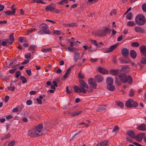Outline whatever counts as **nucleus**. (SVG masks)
Wrapping results in <instances>:
<instances>
[{
    "label": "nucleus",
    "instance_id": "f257e3e1",
    "mask_svg": "<svg viewBox=\"0 0 146 146\" xmlns=\"http://www.w3.org/2000/svg\"><path fill=\"white\" fill-rule=\"evenodd\" d=\"M119 77L121 81L124 83L127 82L131 84L133 81V79L130 76L126 75L124 74H120L119 75Z\"/></svg>",
    "mask_w": 146,
    "mask_h": 146
},
{
    "label": "nucleus",
    "instance_id": "f03ea898",
    "mask_svg": "<svg viewBox=\"0 0 146 146\" xmlns=\"http://www.w3.org/2000/svg\"><path fill=\"white\" fill-rule=\"evenodd\" d=\"M135 20L136 24L139 26L143 25L146 23V19L145 17L141 14L137 15L135 17Z\"/></svg>",
    "mask_w": 146,
    "mask_h": 146
},
{
    "label": "nucleus",
    "instance_id": "7ed1b4c3",
    "mask_svg": "<svg viewBox=\"0 0 146 146\" xmlns=\"http://www.w3.org/2000/svg\"><path fill=\"white\" fill-rule=\"evenodd\" d=\"M111 31V29L105 27L102 31L97 32L96 35L98 36H105L107 33H110Z\"/></svg>",
    "mask_w": 146,
    "mask_h": 146
},
{
    "label": "nucleus",
    "instance_id": "20e7f679",
    "mask_svg": "<svg viewBox=\"0 0 146 146\" xmlns=\"http://www.w3.org/2000/svg\"><path fill=\"white\" fill-rule=\"evenodd\" d=\"M48 25L45 23H42L39 25L40 28L41 29L44 34L50 35L51 33L48 29Z\"/></svg>",
    "mask_w": 146,
    "mask_h": 146
},
{
    "label": "nucleus",
    "instance_id": "39448f33",
    "mask_svg": "<svg viewBox=\"0 0 146 146\" xmlns=\"http://www.w3.org/2000/svg\"><path fill=\"white\" fill-rule=\"evenodd\" d=\"M74 91L76 93H82L83 94H85L87 92V90L84 88L82 87L80 88L78 86L75 85L73 87Z\"/></svg>",
    "mask_w": 146,
    "mask_h": 146
},
{
    "label": "nucleus",
    "instance_id": "423d86ee",
    "mask_svg": "<svg viewBox=\"0 0 146 146\" xmlns=\"http://www.w3.org/2000/svg\"><path fill=\"white\" fill-rule=\"evenodd\" d=\"M88 82L89 84L92 88L94 89L96 88L97 84L96 81L93 78H89Z\"/></svg>",
    "mask_w": 146,
    "mask_h": 146
},
{
    "label": "nucleus",
    "instance_id": "0eeeda50",
    "mask_svg": "<svg viewBox=\"0 0 146 146\" xmlns=\"http://www.w3.org/2000/svg\"><path fill=\"white\" fill-rule=\"evenodd\" d=\"M126 133L131 138L135 139V133L132 130H128L126 131Z\"/></svg>",
    "mask_w": 146,
    "mask_h": 146
},
{
    "label": "nucleus",
    "instance_id": "6e6552de",
    "mask_svg": "<svg viewBox=\"0 0 146 146\" xmlns=\"http://www.w3.org/2000/svg\"><path fill=\"white\" fill-rule=\"evenodd\" d=\"M55 6V4L54 3L50 4L46 7L45 10L46 11H52L54 9Z\"/></svg>",
    "mask_w": 146,
    "mask_h": 146
},
{
    "label": "nucleus",
    "instance_id": "1a4fd4ad",
    "mask_svg": "<svg viewBox=\"0 0 146 146\" xmlns=\"http://www.w3.org/2000/svg\"><path fill=\"white\" fill-rule=\"evenodd\" d=\"M144 135V133H138L137 135H135V139H136L138 142H141L142 141Z\"/></svg>",
    "mask_w": 146,
    "mask_h": 146
},
{
    "label": "nucleus",
    "instance_id": "9d476101",
    "mask_svg": "<svg viewBox=\"0 0 146 146\" xmlns=\"http://www.w3.org/2000/svg\"><path fill=\"white\" fill-rule=\"evenodd\" d=\"M121 52L122 55L124 57H127L129 54V50L126 48H122Z\"/></svg>",
    "mask_w": 146,
    "mask_h": 146
},
{
    "label": "nucleus",
    "instance_id": "9b49d317",
    "mask_svg": "<svg viewBox=\"0 0 146 146\" xmlns=\"http://www.w3.org/2000/svg\"><path fill=\"white\" fill-rule=\"evenodd\" d=\"M134 30L137 33H144L145 32L143 29L139 26H135L134 27Z\"/></svg>",
    "mask_w": 146,
    "mask_h": 146
},
{
    "label": "nucleus",
    "instance_id": "f8f14e48",
    "mask_svg": "<svg viewBox=\"0 0 146 146\" xmlns=\"http://www.w3.org/2000/svg\"><path fill=\"white\" fill-rule=\"evenodd\" d=\"M140 52L145 56L146 57V46L142 45L139 48Z\"/></svg>",
    "mask_w": 146,
    "mask_h": 146
},
{
    "label": "nucleus",
    "instance_id": "ddd939ff",
    "mask_svg": "<svg viewBox=\"0 0 146 146\" xmlns=\"http://www.w3.org/2000/svg\"><path fill=\"white\" fill-rule=\"evenodd\" d=\"M35 129L29 130L28 131V135L31 137H36V135L37 134L36 132Z\"/></svg>",
    "mask_w": 146,
    "mask_h": 146
},
{
    "label": "nucleus",
    "instance_id": "4468645a",
    "mask_svg": "<svg viewBox=\"0 0 146 146\" xmlns=\"http://www.w3.org/2000/svg\"><path fill=\"white\" fill-rule=\"evenodd\" d=\"M95 79L98 82H100L102 81L103 80V77L100 75L98 74L95 76Z\"/></svg>",
    "mask_w": 146,
    "mask_h": 146
},
{
    "label": "nucleus",
    "instance_id": "2eb2a0df",
    "mask_svg": "<svg viewBox=\"0 0 146 146\" xmlns=\"http://www.w3.org/2000/svg\"><path fill=\"white\" fill-rule=\"evenodd\" d=\"M133 101V100L129 99L127 101H126L125 103V106L128 108H131L132 107V102Z\"/></svg>",
    "mask_w": 146,
    "mask_h": 146
},
{
    "label": "nucleus",
    "instance_id": "dca6fc26",
    "mask_svg": "<svg viewBox=\"0 0 146 146\" xmlns=\"http://www.w3.org/2000/svg\"><path fill=\"white\" fill-rule=\"evenodd\" d=\"M137 129L139 130L144 131L146 130V125L144 124H141L138 127Z\"/></svg>",
    "mask_w": 146,
    "mask_h": 146
},
{
    "label": "nucleus",
    "instance_id": "f3484780",
    "mask_svg": "<svg viewBox=\"0 0 146 146\" xmlns=\"http://www.w3.org/2000/svg\"><path fill=\"white\" fill-rule=\"evenodd\" d=\"M98 71L100 73L104 74H107L108 71L104 68L99 67L98 68Z\"/></svg>",
    "mask_w": 146,
    "mask_h": 146
},
{
    "label": "nucleus",
    "instance_id": "a211bd4d",
    "mask_svg": "<svg viewBox=\"0 0 146 146\" xmlns=\"http://www.w3.org/2000/svg\"><path fill=\"white\" fill-rule=\"evenodd\" d=\"M80 57V54L79 53L75 52L74 55V60L75 62H77Z\"/></svg>",
    "mask_w": 146,
    "mask_h": 146
},
{
    "label": "nucleus",
    "instance_id": "6ab92c4d",
    "mask_svg": "<svg viewBox=\"0 0 146 146\" xmlns=\"http://www.w3.org/2000/svg\"><path fill=\"white\" fill-rule=\"evenodd\" d=\"M130 54L133 59H135L137 56V53L134 50H131L130 51Z\"/></svg>",
    "mask_w": 146,
    "mask_h": 146
},
{
    "label": "nucleus",
    "instance_id": "aec40b11",
    "mask_svg": "<svg viewBox=\"0 0 146 146\" xmlns=\"http://www.w3.org/2000/svg\"><path fill=\"white\" fill-rule=\"evenodd\" d=\"M117 44L113 45L110 46L109 48V50L106 51V53H108L112 52L113 50L117 48Z\"/></svg>",
    "mask_w": 146,
    "mask_h": 146
},
{
    "label": "nucleus",
    "instance_id": "412c9836",
    "mask_svg": "<svg viewBox=\"0 0 146 146\" xmlns=\"http://www.w3.org/2000/svg\"><path fill=\"white\" fill-rule=\"evenodd\" d=\"M120 61L123 64H128L130 62V59L128 58L121 59L120 60Z\"/></svg>",
    "mask_w": 146,
    "mask_h": 146
},
{
    "label": "nucleus",
    "instance_id": "4be33fe9",
    "mask_svg": "<svg viewBox=\"0 0 146 146\" xmlns=\"http://www.w3.org/2000/svg\"><path fill=\"white\" fill-rule=\"evenodd\" d=\"M81 85L83 86L82 87L86 88H88V86L85 82L83 80H80L79 81Z\"/></svg>",
    "mask_w": 146,
    "mask_h": 146
},
{
    "label": "nucleus",
    "instance_id": "5701e85b",
    "mask_svg": "<svg viewBox=\"0 0 146 146\" xmlns=\"http://www.w3.org/2000/svg\"><path fill=\"white\" fill-rule=\"evenodd\" d=\"M107 88L110 91H113L115 90V86L112 84H108L107 86Z\"/></svg>",
    "mask_w": 146,
    "mask_h": 146
},
{
    "label": "nucleus",
    "instance_id": "b1692460",
    "mask_svg": "<svg viewBox=\"0 0 146 146\" xmlns=\"http://www.w3.org/2000/svg\"><path fill=\"white\" fill-rule=\"evenodd\" d=\"M129 67L127 65L122 67L120 71L123 72H127L129 71Z\"/></svg>",
    "mask_w": 146,
    "mask_h": 146
},
{
    "label": "nucleus",
    "instance_id": "393cba45",
    "mask_svg": "<svg viewBox=\"0 0 146 146\" xmlns=\"http://www.w3.org/2000/svg\"><path fill=\"white\" fill-rule=\"evenodd\" d=\"M15 10L13 9L12 11H7L4 12L7 15H14L15 13Z\"/></svg>",
    "mask_w": 146,
    "mask_h": 146
},
{
    "label": "nucleus",
    "instance_id": "a878e982",
    "mask_svg": "<svg viewBox=\"0 0 146 146\" xmlns=\"http://www.w3.org/2000/svg\"><path fill=\"white\" fill-rule=\"evenodd\" d=\"M107 84H112L113 82V80L111 77H108L106 80Z\"/></svg>",
    "mask_w": 146,
    "mask_h": 146
},
{
    "label": "nucleus",
    "instance_id": "bb28decb",
    "mask_svg": "<svg viewBox=\"0 0 146 146\" xmlns=\"http://www.w3.org/2000/svg\"><path fill=\"white\" fill-rule=\"evenodd\" d=\"M127 25L129 27H133L136 25V24L133 21H129L127 23Z\"/></svg>",
    "mask_w": 146,
    "mask_h": 146
},
{
    "label": "nucleus",
    "instance_id": "cd10ccee",
    "mask_svg": "<svg viewBox=\"0 0 146 146\" xmlns=\"http://www.w3.org/2000/svg\"><path fill=\"white\" fill-rule=\"evenodd\" d=\"M119 70H110V72L112 74L114 75H117L119 73Z\"/></svg>",
    "mask_w": 146,
    "mask_h": 146
},
{
    "label": "nucleus",
    "instance_id": "c85d7f7f",
    "mask_svg": "<svg viewBox=\"0 0 146 146\" xmlns=\"http://www.w3.org/2000/svg\"><path fill=\"white\" fill-rule=\"evenodd\" d=\"M83 112L82 111H79L77 112H75L71 114V115L73 117H75L78 116Z\"/></svg>",
    "mask_w": 146,
    "mask_h": 146
},
{
    "label": "nucleus",
    "instance_id": "c756f323",
    "mask_svg": "<svg viewBox=\"0 0 146 146\" xmlns=\"http://www.w3.org/2000/svg\"><path fill=\"white\" fill-rule=\"evenodd\" d=\"M106 108L104 106L101 105L99 106L97 108V111L98 112H99L102 111L104 110H105Z\"/></svg>",
    "mask_w": 146,
    "mask_h": 146
},
{
    "label": "nucleus",
    "instance_id": "7c9ffc66",
    "mask_svg": "<svg viewBox=\"0 0 146 146\" xmlns=\"http://www.w3.org/2000/svg\"><path fill=\"white\" fill-rule=\"evenodd\" d=\"M37 46L35 45H31L28 48V50L29 51H31V50H35V49L36 48Z\"/></svg>",
    "mask_w": 146,
    "mask_h": 146
},
{
    "label": "nucleus",
    "instance_id": "2f4dec72",
    "mask_svg": "<svg viewBox=\"0 0 146 146\" xmlns=\"http://www.w3.org/2000/svg\"><path fill=\"white\" fill-rule=\"evenodd\" d=\"M68 2V0H62L57 3L59 5H64L65 4L67 3Z\"/></svg>",
    "mask_w": 146,
    "mask_h": 146
},
{
    "label": "nucleus",
    "instance_id": "473e14b6",
    "mask_svg": "<svg viewBox=\"0 0 146 146\" xmlns=\"http://www.w3.org/2000/svg\"><path fill=\"white\" fill-rule=\"evenodd\" d=\"M142 64H146V58H143L141 60V62L139 64V65H141Z\"/></svg>",
    "mask_w": 146,
    "mask_h": 146
},
{
    "label": "nucleus",
    "instance_id": "72a5a7b5",
    "mask_svg": "<svg viewBox=\"0 0 146 146\" xmlns=\"http://www.w3.org/2000/svg\"><path fill=\"white\" fill-rule=\"evenodd\" d=\"M35 129L36 132L37 134L36 135V136H38L41 135L43 133V131L41 130V129Z\"/></svg>",
    "mask_w": 146,
    "mask_h": 146
},
{
    "label": "nucleus",
    "instance_id": "f704fd0d",
    "mask_svg": "<svg viewBox=\"0 0 146 146\" xmlns=\"http://www.w3.org/2000/svg\"><path fill=\"white\" fill-rule=\"evenodd\" d=\"M139 43L137 42H133L131 44V46L134 47H137L139 46Z\"/></svg>",
    "mask_w": 146,
    "mask_h": 146
},
{
    "label": "nucleus",
    "instance_id": "c9c22d12",
    "mask_svg": "<svg viewBox=\"0 0 146 146\" xmlns=\"http://www.w3.org/2000/svg\"><path fill=\"white\" fill-rule=\"evenodd\" d=\"M116 104L118 106L122 108L123 107L124 104L123 103L120 101H118L116 102Z\"/></svg>",
    "mask_w": 146,
    "mask_h": 146
},
{
    "label": "nucleus",
    "instance_id": "e433bc0d",
    "mask_svg": "<svg viewBox=\"0 0 146 146\" xmlns=\"http://www.w3.org/2000/svg\"><path fill=\"white\" fill-rule=\"evenodd\" d=\"M43 127V125L42 123H40L38 125H36L35 127V129H41Z\"/></svg>",
    "mask_w": 146,
    "mask_h": 146
},
{
    "label": "nucleus",
    "instance_id": "4c0bfd02",
    "mask_svg": "<svg viewBox=\"0 0 146 146\" xmlns=\"http://www.w3.org/2000/svg\"><path fill=\"white\" fill-rule=\"evenodd\" d=\"M11 135L10 134H8L6 135H4L3 137H2L1 139L2 140H4L6 139H7L11 137Z\"/></svg>",
    "mask_w": 146,
    "mask_h": 146
},
{
    "label": "nucleus",
    "instance_id": "58836bf2",
    "mask_svg": "<svg viewBox=\"0 0 146 146\" xmlns=\"http://www.w3.org/2000/svg\"><path fill=\"white\" fill-rule=\"evenodd\" d=\"M36 30L35 28H33V29H30L28 30L27 31V34L28 35H29L33 31H35Z\"/></svg>",
    "mask_w": 146,
    "mask_h": 146
},
{
    "label": "nucleus",
    "instance_id": "ea45409f",
    "mask_svg": "<svg viewBox=\"0 0 146 146\" xmlns=\"http://www.w3.org/2000/svg\"><path fill=\"white\" fill-rule=\"evenodd\" d=\"M8 90H10L12 91H13L15 90V87L13 84H10V86L8 87Z\"/></svg>",
    "mask_w": 146,
    "mask_h": 146
},
{
    "label": "nucleus",
    "instance_id": "a19ab883",
    "mask_svg": "<svg viewBox=\"0 0 146 146\" xmlns=\"http://www.w3.org/2000/svg\"><path fill=\"white\" fill-rule=\"evenodd\" d=\"M20 79L22 80L23 84H25L27 82L26 78L24 76H21L20 77Z\"/></svg>",
    "mask_w": 146,
    "mask_h": 146
},
{
    "label": "nucleus",
    "instance_id": "79ce46f5",
    "mask_svg": "<svg viewBox=\"0 0 146 146\" xmlns=\"http://www.w3.org/2000/svg\"><path fill=\"white\" fill-rule=\"evenodd\" d=\"M108 142L106 141L101 142L100 143V145L101 146H106L107 145Z\"/></svg>",
    "mask_w": 146,
    "mask_h": 146
},
{
    "label": "nucleus",
    "instance_id": "37998d69",
    "mask_svg": "<svg viewBox=\"0 0 146 146\" xmlns=\"http://www.w3.org/2000/svg\"><path fill=\"white\" fill-rule=\"evenodd\" d=\"M126 18L128 20H131L132 19V15L131 13H129L126 16Z\"/></svg>",
    "mask_w": 146,
    "mask_h": 146
},
{
    "label": "nucleus",
    "instance_id": "c03bdc74",
    "mask_svg": "<svg viewBox=\"0 0 146 146\" xmlns=\"http://www.w3.org/2000/svg\"><path fill=\"white\" fill-rule=\"evenodd\" d=\"M142 9L143 11L146 13V3H143L142 5Z\"/></svg>",
    "mask_w": 146,
    "mask_h": 146
},
{
    "label": "nucleus",
    "instance_id": "a18cd8bd",
    "mask_svg": "<svg viewBox=\"0 0 146 146\" xmlns=\"http://www.w3.org/2000/svg\"><path fill=\"white\" fill-rule=\"evenodd\" d=\"M135 94V92L132 89H131L129 94L130 96L132 97L134 96Z\"/></svg>",
    "mask_w": 146,
    "mask_h": 146
},
{
    "label": "nucleus",
    "instance_id": "49530a36",
    "mask_svg": "<svg viewBox=\"0 0 146 146\" xmlns=\"http://www.w3.org/2000/svg\"><path fill=\"white\" fill-rule=\"evenodd\" d=\"M132 107H136L138 105V103L136 101H134L133 100V101L132 102Z\"/></svg>",
    "mask_w": 146,
    "mask_h": 146
},
{
    "label": "nucleus",
    "instance_id": "de8ad7c7",
    "mask_svg": "<svg viewBox=\"0 0 146 146\" xmlns=\"http://www.w3.org/2000/svg\"><path fill=\"white\" fill-rule=\"evenodd\" d=\"M51 50L52 49L51 48L47 49L42 48L41 50V51L47 53L50 50Z\"/></svg>",
    "mask_w": 146,
    "mask_h": 146
},
{
    "label": "nucleus",
    "instance_id": "09e8293b",
    "mask_svg": "<svg viewBox=\"0 0 146 146\" xmlns=\"http://www.w3.org/2000/svg\"><path fill=\"white\" fill-rule=\"evenodd\" d=\"M61 31L58 30H53V33L54 34L56 35H58L60 34L61 33Z\"/></svg>",
    "mask_w": 146,
    "mask_h": 146
},
{
    "label": "nucleus",
    "instance_id": "8fccbe9b",
    "mask_svg": "<svg viewBox=\"0 0 146 146\" xmlns=\"http://www.w3.org/2000/svg\"><path fill=\"white\" fill-rule=\"evenodd\" d=\"M68 49L69 51L72 52H74L75 50V48L71 46L68 47Z\"/></svg>",
    "mask_w": 146,
    "mask_h": 146
},
{
    "label": "nucleus",
    "instance_id": "3c124183",
    "mask_svg": "<svg viewBox=\"0 0 146 146\" xmlns=\"http://www.w3.org/2000/svg\"><path fill=\"white\" fill-rule=\"evenodd\" d=\"M21 72L19 70H18L15 73L16 77L17 78H18L19 77V76L21 75Z\"/></svg>",
    "mask_w": 146,
    "mask_h": 146
},
{
    "label": "nucleus",
    "instance_id": "603ef678",
    "mask_svg": "<svg viewBox=\"0 0 146 146\" xmlns=\"http://www.w3.org/2000/svg\"><path fill=\"white\" fill-rule=\"evenodd\" d=\"M25 58L27 59H30L31 58V54L30 53H27V54L25 55Z\"/></svg>",
    "mask_w": 146,
    "mask_h": 146
},
{
    "label": "nucleus",
    "instance_id": "864d4df0",
    "mask_svg": "<svg viewBox=\"0 0 146 146\" xmlns=\"http://www.w3.org/2000/svg\"><path fill=\"white\" fill-rule=\"evenodd\" d=\"M67 26H68V27H74L75 26H77V24L76 23H70L69 24H66Z\"/></svg>",
    "mask_w": 146,
    "mask_h": 146
},
{
    "label": "nucleus",
    "instance_id": "5fc2aeb1",
    "mask_svg": "<svg viewBox=\"0 0 146 146\" xmlns=\"http://www.w3.org/2000/svg\"><path fill=\"white\" fill-rule=\"evenodd\" d=\"M119 127L117 126H115L114 129L112 130V132L113 133L115 131L117 132L119 130Z\"/></svg>",
    "mask_w": 146,
    "mask_h": 146
},
{
    "label": "nucleus",
    "instance_id": "6e6d98bb",
    "mask_svg": "<svg viewBox=\"0 0 146 146\" xmlns=\"http://www.w3.org/2000/svg\"><path fill=\"white\" fill-rule=\"evenodd\" d=\"M13 35L14 33H13L10 35V39L11 41H14L15 40V38L13 36Z\"/></svg>",
    "mask_w": 146,
    "mask_h": 146
},
{
    "label": "nucleus",
    "instance_id": "4d7b16f0",
    "mask_svg": "<svg viewBox=\"0 0 146 146\" xmlns=\"http://www.w3.org/2000/svg\"><path fill=\"white\" fill-rule=\"evenodd\" d=\"M91 42L94 45L96 46L97 47H99L98 46V44L96 43L97 42L96 40H91Z\"/></svg>",
    "mask_w": 146,
    "mask_h": 146
},
{
    "label": "nucleus",
    "instance_id": "13d9d810",
    "mask_svg": "<svg viewBox=\"0 0 146 146\" xmlns=\"http://www.w3.org/2000/svg\"><path fill=\"white\" fill-rule=\"evenodd\" d=\"M115 83L116 84H117V85L118 86H120L121 85V83L118 81V78L116 77L115 78Z\"/></svg>",
    "mask_w": 146,
    "mask_h": 146
},
{
    "label": "nucleus",
    "instance_id": "bf43d9fd",
    "mask_svg": "<svg viewBox=\"0 0 146 146\" xmlns=\"http://www.w3.org/2000/svg\"><path fill=\"white\" fill-rule=\"evenodd\" d=\"M15 143V142L14 141H13L10 142L8 144V146H13Z\"/></svg>",
    "mask_w": 146,
    "mask_h": 146
},
{
    "label": "nucleus",
    "instance_id": "052dcab7",
    "mask_svg": "<svg viewBox=\"0 0 146 146\" xmlns=\"http://www.w3.org/2000/svg\"><path fill=\"white\" fill-rule=\"evenodd\" d=\"M29 60H24L21 63L22 65H24L25 64H27L29 63Z\"/></svg>",
    "mask_w": 146,
    "mask_h": 146
},
{
    "label": "nucleus",
    "instance_id": "680f3d73",
    "mask_svg": "<svg viewBox=\"0 0 146 146\" xmlns=\"http://www.w3.org/2000/svg\"><path fill=\"white\" fill-rule=\"evenodd\" d=\"M53 11L56 13H60V11L56 8V6H55L54 7V9L53 10Z\"/></svg>",
    "mask_w": 146,
    "mask_h": 146
},
{
    "label": "nucleus",
    "instance_id": "e2e57ef3",
    "mask_svg": "<svg viewBox=\"0 0 146 146\" xmlns=\"http://www.w3.org/2000/svg\"><path fill=\"white\" fill-rule=\"evenodd\" d=\"M126 139L127 141H129V143H133V142H132V140L130 138H129V137H126Z\"/></svg>",
    "mask_w": 146,
    "mask_h": 146
},
{
    "label": "nucleus",
    "instance_id": "0e129e2a",
    "mask_svg": "<svg viewBox=\"0 0 146 146\" xmlns=\"http://www.w3.org/2000/svg\"><path fill=\"white\" fill-rule=\"evenodd\" d=\"M90 60L92 63H94L98 60V59L97 58H91L90 59Z\"/></svg>",
    "mask_w": 146,
    "mask_h": 146
},
{
    "label": "nucleus",
    "instance_id": "69168bd1",
    "mask_svg": "<svg viewBox=\"0 0 146 146\" xmlns=\"http://www.w3.org/2000/svg\"><path fill=\"white\" fill-rule=\"evenodd\" d=\"M5 40L7 44V43H9L10 45L12 44V42H11V41L10 39H5Z\"/></svg>",
    "mask_w": 146,
    "mask_h": 146
},
{
    "label": "nucleus",
    "instance_id": "338daca9",
    "mask_svg": "<svg viewBox=\"0 0 146 146\" xmlns=\"http://www.w3.org/2000/svg\"><path fill=\"white\" fill-rule=\"evenodd\" d=\"M32 102L31 100H28L27 101L26 104L27 105H30L32 104Z\"/></svg>",
    "mask_w": 146,
    "mask_h": 146
},
{
    "label": "nucleus",
    "instance_id": "774afa93",
    "mask_svg": "<svg viewBox=\"0 0 146 146\" xmlns=\"http://www.w3.org/2000/svg\"><path fill=\"white\" fill-rule=\"evenodd\" d=\"M26 71L27 73L29 76H30L31 75V72L30 70H27Z\"/></svg>",
    "mask_w": 146,
    "mask_h": 146
}]
</instances>
